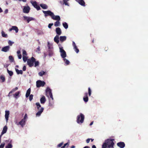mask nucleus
I'll list each match as a JSON object with an SVG mask.
<instances>
[{"mask_svg":"<svg viewBox=\"0 0 148 148\" xmlns=\"http://www.w3.org/2000/svg\"><path fill=\"white\" fill-rule=\"evenodd\" d=\"M49 56H51L53 55V53L50 50H49Z\"/></svg>","mask_w":148,"mask_h":148,"instance_id":"48","label":"nucleus"},{"mask_svg":"<svg viewBox=\"0 0 148 148\" xmlns=\"http://www.w3.org/2000/svg\"><path fill=\"white\" fill-rule=\"evenodd\" d=\"M35 64L34 66L35 67H36L38 66L39 64V62L38 61H35Z\"/></svg>","mask_w":148,"mask_h":148,"instance_id":"46","label":"nucleus"},{"mask_svg":"<svg viewBox=\"0 0 148 148\" xmlns=\"http://www.w3.org/2000/svg\"><path fill=\"white\" fill-rule=\"evenodd\" d=\"M63 144V143H60L58 145V147H60Z\"/></svg>","mask_w":148,"mask_h":148,"instance_id":"55","label":"nucleus"},{"mask_svg":"<svg viewBox=\"0 0 148 148\" xmlns=\"http://www.w3.org/2000/svg\"><path fill=\"white\" fill-rule=\"evenodd\" d=\"M40 6L44 9H46L48 8V6L47 5L45 4H40Z\"/></svg>","mask_w":148,"mask_h":148,"instance_id":"22","label":"nucleus"},{"mask_svg":"<svg viewBox=\"0 0 148 148\" xmlns=\"http://www.w3.org/2000/svg\"><path fill=\"white\" fill-rule=\"evenodd\" d=\"M69 145V144L68 143H67L65 144L63 146H62L61 147L62 148H64V147H65V146L66 145Z\"/></svg>","mask_w":148,"mask_h":148,"instance_id":"53","label":"nucleus"},{"mask_svg":"<svg viewBox=\"0 0 148 148\" xmlns=\"http://www.w3.org/2000/svg\"><path fill=\"white\" fill-rule=\"evenodd\" d=\"M63 60L64 62L66 64V65H68L70 62L69 61L67 60L65 58H63Z\"/></svg>","mask_w":148,"mask_h":148,"instance_id":"31","label":"nucleus"},{"mask_svg":"<svg viewBox=\"0 0 148 148\" xmlns=\"http://www.w3.org/2000/svg\"><path fill=\"white\" fill-rule=\"evenodd\" d=\"M27 119V114H25V115L24 118L23 119H24L25 120H26Z\"/></svg>","mask_w":148,"mask_h":148,"instance_id":"51","label":"nucleus"},{"mask_svg":"<svg viewBox=\"0 0 148 148\" xmlns=\"http://www.w3.org/2000/svg\"><path fill=\"white\" fill-rule=\"evenodd\" d=\"M54 41L57 44H58L59 42V36L58 35H57L54 37Z\"/></svg>","mask_w":148,"mask_h":148,"instance_id":"18","label":"nucleus"},{"mask_svg":"<svg viewBox=\"0 0 148 148\" xmlns=\"http://www.w3.org/2000/svg\"><path fill=\"white\" fill-rule=\"evenodd\" d=\"M47 44V46L49 50L53 49V44L52 43H50L49 42H48Z\"/></svg>","mask_w":148,"mask_h":148,"instance_id":"26","label":"nucleus"},{"mask_svg":"<svg viewBox=\"0 0 148 148\" xmlns=\"http://www.w3.org/2000/svg\"><path fill=\"white\" fill-rule=\"evenodd\" d=\"M10 47L9 46H5L2 48L1 51L4 52H7L10 49Z\"/></svg>","mask_w":148,"mask_h":148,"instance_id":"9","label":"nucleus"},{"mask_svg":"<svg viewBox=\"0 0 148 148\" xmlns=\"http://www.w3.org/2000/svg\"><path fill=\"white\" fill-rule=\"evenodd\" d=\"M88 93L86 92L85 94V96L83 98L84 101L85 102H87L88 101V98L87 96Z\"/></svg>","mask_w":148,"mask_h":148,"instance_id":"23","label":"nucleus"},{"mask_svg":"<svg viewBox=\"0 0 148 148\" xmlns=\"http://www.w3.org/2000/svg\"><path fill=\"white\" fill-rule=\"evenodd\" d=\"M14 43V42L11 41V40H9L8 42L9 45L10 46H12V45Z\"/></svg>","mask_w":148,"mask_h":148,"instance_id":"47","label":"nucleus"},{"mask_svg":"<svg viewBox=\"0 0 148 148\" xmlns=\"http://www.w3.org/2000/svg\"><path fill=\"white\" fill-rule=\"evenodd\" d=\"M59 52L60 55L62 58H65L66 56V52L63 49V48L61 45H59Z\"/></svg>","mask_w":148,"mask_h":148,"instance_id":"3","label":"nucleus"},{"mask_svg":"<svg viewBox=\"0 0 148 148\" xmlns=\"http://www.w3.org/2000/svg\"><path fill=\"white\" fill-rule=\"evenodd\" d=\"M117 145L120 148H123L125 146V144L123 142H120L117 143Z\"/></svg>","mask_w":148,"mask_h":148,"instance_id":"13","label":"nucleus"},{"mask_svg":"<svg viewBox=\"0 0 148 148\" xmlns=\"http://www.w3.org/2000/svg\"><path fill=\"white\" fill-rule=\"evenodd\" d=\"M17 53L18 54V55L21 54V52L19 50L17 52Z\"/></svg>","mask_w":148,"mask_h":148,"instance_id":"62","label":"nucleus"},{"mask_svg":"<svg viewBox=\"0 0 148 148\" xmlns=\"http://www.w3.org/2000/svg\"><path fill=\"white\" fill-rule=\"evenodd\" d=\"M33 98V95L32 94L30 95L29 96V100L30 101L32 100Z\"/></svg>","mask_w":148,"mask_h":148,"instance_id":"50","label":"nucleus"},{"mask_svg":"<svg viewBox=\"0 0 148 148\" xmlns=\"http://www.w3.org/2000/svg\"><path fill=\"white\" fill-rule=\"evenodd\" d=\"M7 127L6 126H5L3 129V130L1 132L2 135H3L5 133L7 130Z\"/></svg>","mask_w":148,"mask_h":148,"instance_id":"21","label":"nucleus"},{"mask_svg":"<svg viewBox=\"0 0 148 148\" xmlns=\"http://www.w3.org/2000/svg\"><path fill=\"white\" fill-rule=\"evenodd\" d=\"M7 71L8 73L9 74L10 76H11L13 74V72L12 71L9 70L8 69H7Z\"/></svg>","mask_w":148,"mask_h":148,"instance_id":"35","label":"nucleus"},{"mask_svg":"<svg viewBox=\"0 0 148 148\" xmlns=\"http://www.w3.org/2000/svg\"><path fill=\"white\" fill-rule=\"evenodd\" d=\"M34 7L38 10H40V7L37 4L36 5H35Z\"/></svg>","mask_w":148,"mask_h":148,"instance_id":"41","label":"nucleus"},{"mask_svg":"<svg viewBox=\"0 0 148 148\" xmlns=\"http://www.w3.org/2000/svg\"><path fill=\"white\" fill-rule=\"evenodd\" d=\"M45 83L43 81L40 80L37 81L36 82V86L37 88H39L40 86H43Z\"/></svg>","mask_w":148,"mask_h":148,"instance_id":"7","label":"nucleus"},{"mask_svg":"<svg viewBox=\"0 0 148 148\" xmlns=\"http://www.w3.org/2000/svg\"><path fill=\"white\" fill-rule=\"evenodd\" d=\"M51 18L54 20H57V21H59L60 19V17L59 16H55L54 13H53V15H52Z\"/></svg>","mask_w":148,"mask_h":148,"instance_id":"10","label":"nucleus"},{"mask_svg":"<svg viewBox=\"0 0 148 148\" xmlns=\"http://www.w3.org/2000/svg\"><path fill=\"white\" fill-rule=\"evenodd\" d=\"M90 140V139L88 138L86 140V142L87 143H89Z\"/></svg>","mask_w":148,"mask_h":148,"instance_id":"59","label":"nucleus"},{"mask_svg":"<svg viewBox=\"0 0 148 148\" xmlns=\"http://www.w3.org/2000/svg\"><path fill=\"white\" fill-rule=\"evenodd\" d=\"M81 5L85 6V3L83 0H76Z\"/></svg>","mask_w":148,"mask_h":148,"instance_id":"16","label":"nucleus"},{"mask_svg":"<svg viewBox=\"0 0 148 148\" xmlns=\"http://www.w3.org/2000/svg\"><path fill=\"white\" fill-rule=\"evenodd\" d=\"M26 121V120H25L24 119H22L19 122L18 124L20 125L22 127H23L25 125Z\"/></svg>","mask_w":148,"mask_h":148,"instance_id":"11","label":"nucleus"},{"mask_svg":"<svg viewBox=\"0 0 148 148\" xmlns=\"http://www.w3.org/2000/svg\"><path fill=\"white\" fill-rule=\"evenodd\" d=\"M114 139H107L105 140V143L102 146V148H106L107 146L109 148H114V143L113 142Z\"/></svg>","mask_w":148,"mask_h":148,"instance_id":"1","label":"nucleus"},{"mask_svg":"<svg viewBox=\"0 0 148 148\" xmlns=\"http://www.w3.org/2000/svg\"><path fill=\"white\" fill-rule=\"evenodd\" d=\"M10 114V112L9 111L6 110L5 111V118L7 122L9 116Z\"/></svg>","mask_w":148,"mask_h":148,"instance_id":"15","label":"nucleus"},{"mask_svg":"<svg viewBox=\"0 0 148 148\" xmlns=\"http://www.w3.org/2000/svg\"><path fill=\"white\" fill-rule=\"evenodd\" d=\"M23 60L24 62H25L28 59H27V57L25 56H23Z\"/></svg>","mask_w":148,"mask_h":148,"instance_id":"42","label":"nucleus"},{"mask_svg":"<svg viewBox=\"0 0 148 148\" xmlns=\"http://www.w3.org/2000/svg\"><path fill=\"white\" fill-rule=\"evenodd\" d=\"M40 47L39 46H38L37 49V50L36 51V52H38V53H39V51H40Z\"/></svg>","mask_w":148,"mask_h":148,"instance_id":"52","label":"nucleus"},{"mask_svg":"<svg viewBox=\"0 0 148 148\" xmlns=\"http://www.w3.org/2000/svg\"><path fill=\"white\" fill-rule=\"evenodd\" d=\"M26 66H23V71H25L26 70Z\"/></svg>","mask_w":148,"mask_h":148,"instance_id":"60","label":"nucleus"},{"mask_svg":"<svg viewBox=\"0 0 148 148\" xmlns=\"http://www.w3.org/2000/svg\"><path fill=\"white\" fill-rule=\"evenodd\" d=\"M46 101L45 97L43 96L40 99V102L41 103L44 104Z\"/></svg>","mask_w":148,"mask_h":148,"instance_id":"19","label":"nucleus"},{"mask_svg":"<svg viewBox=\"0 0 148 148\" xmlns=\"http://www.w3.org/2000/svg\"><path fill=\"white\" fill-rule=\"evenodd\" d=\"M69 0H63L64 4L65 5H67L68 6H69L68 4L67 3V1Z\"/></svg>","mask_w":148,"mask_h":148,"instance_id":"45","label":"nucleus"},{"mask_svg":"<svg viewBox=\"0 0 148 148\" xmlns=\"http://www.w3.org/2000/svg\"><path fill=\"white\" fill-rule=\"evenodd\" d=\"M5 143L4 142L2 143L0 145V148H3L5 145Z\"/></svg>","mask_w":148,"mask_h":148,"instance_id":"43","label":"nucleus"},{"mask_svg":"<svg viewBox=\"0 0 148 148\" xmlns=\"http://www.w3.org/2000/svg\"><path fill=\"white\" fill-rule=\"evenodd\" d=\"M84 116L83 114L81 113L80 115L77 116V122L79 124H81L84 122Z\"/></svg>","mask_w":148,"mask_h":148,"instance_id":"2","label":"nucleus"},{"mask_svg":"<svg viewBox=\"0 0 148 148\" xmlns=\"http://www.w3.org/2000/svg\"><path fill=\"white\" fill-rule=\"evenodd\" d=\"M35 19L32 17H28L27 22L28 23H29V21H31L34 20Z\"/></svg>","mask_w":148,"mask_h":148,"instance_id":"36","label":"nucleus"},{"mask_svg":"<svg viewBox=\"0 0 148 148\" xmlns=\"http://www.w3.org/2000/svg\"><path fill=\"white\" fill-rule=\"evenodd\" d=\"M23 51V56H26L27 55V53L26 52L25 50L23 49L22 50Z\"/></svg>","mask_w":148,"mask_h":148,"instance_id":"44","label":"nucleus"},{"mask_svg":"<svg viewBox=\"0 0 148 148\" xmlns=\"http://www.w3.org/2000/svg\"><path fill=\"white\" fill-rule=\"evenodd\" d=\"M36 105L37 106V109L38 110H40V108L41 107V105L40 104V103L38 102L36 103Z\"/></svg>","mask_w":148,"mask_h":148,"instance_id":"34","label":"nucleus"},{"mask_svg":"<svg viewBox=\"0 0 148 148\" xmlns=\"http://www.w3.org/2000/svg\"><path fill=\"white\" fill-rule=\"evenodd\" d=\"M42 12L44 14V16L45 17H46L48 16H49L51 18L52 15H53V13L50 10L47 11L42 10Z\"/></svg>","mask_w":148,"mask_h":148,"instance_id":"6","label":"nucleus"},{"mask_svg":"<svg viewBox=\"0 0 148 148\" xmlns=\"http://www.w3.org/2000/svg\"><path fill=\"white\" fill-rule=\"evenodd\" d=\"M83 148H90L89 146H86L84 147Z\"/></svg>","mask_w":148,"mask_h":148,"instance_id":"64","label":"nucleus"},{"mask_svg":"<svg viewBox=\"0 0 148 148\" xmlns=\"http://www.w3.org/2000/svg\"><path fill=\"white\" fill-rule=\"evenodd\" d=\"M2 36L5 38H7L8 36L7 34H5V32L3 31H2L1 32Z\"/></svg>","mask_w":148,"mask_h":148,"instance_id":"28","label":"nucleus"},{"mask_svg":"<svg viewBox=\"0 0 148 148\" xmlns=\"http://www.w3.org/2000/svg\"><path fill=\"white\" fill-rule=\"evenodd\" d=\"M9 58L11 62H13L14 61V59L12 56H10L9 57Z\"/></svg>","mask_w":148,"mask_h":148,"instance_id":"40","label":"nucleus"},{"mask_svg":"<svg viewBox=\"0 0 148 148\" xmlns=\"http://www.w3.org/2000/svg\"><path fill=\"white\" fill-rule=\"evenodd\" d=\"M30 9V8L29 6H24L23 9V11L24 13H28L29 12Z\"/></svg>","mask_w":148,"mask_h":148,"instance_id":"8","label":"nucleus"},{"mask_svg":"<svg viewBox=\"0 0 148 148\" xmlns=\"http://www.w3.org/2000/svg\"><path fill=\"white\" fill-rule=\"evenodd\" d=\"M31 91L30 88H29L27 91L25 96L26 98L28 97L30 95Z\"/></svg>","mask_w":148,"mask_h":148,"instance_id":"24","label":"nucleus"},{"mask_svg":"<svg viewBox=\"0 0 148 148\" xmlns=\"http://www.w3.org/2000/svg\"><path fill=\"white\" fill-rule=\"evenodd\" d=\"M15 91V90L14 89H12L9 92V94H10L11 93H12L13 92H14Z\"/></svg>","mask_w":148,"mask_h":148,"instance_id":"56","label":"nucleus"},{"mask_svg":"<svg viewBox=\"0 0 148 148\" xmlns=\"http://www.w3.org/2000/svg\"><path fill=\"white\" fill-rule=\"evenodd\" d=\"M60 25V22L59 21H56L54 25L56 27H58Z\"/></svg>","mask_w":148,"mask_h":148,"instance_id":"38","label":"nucleus"},{"mask_svg":"<svg viewBox=\"0 0 148 148\" xmlns=\"http://www.w3.org/2000/svg\"><path fill=\"white\" fill-rule=\"evenodd\" d=\"M92 148H96V147L95 145H93L92 146Z\"/></svg>","mask_w":148,"mask_h":148,"instance_id":"63","label":"nucleus"},{"mask_svg":"<svg viewBox=\"0 0 148 148\" xmlns=\"http://www.w3.org/2000/svg\"><path fill=\"white\" fill-rule=\"evenodd\" d=\"M66 39V36H60V40L61 42H62L65 41Z\"/></svg>","mask_w":148,"mask_h":148,"instance_id":"20","label":"nucleus"},{"mask_svg":"<svg viewBox=\"0 0 148 148\" xmlns=\"http://www.w3.org/2000/svg\"><path fill=\"white\" fill-rule=\"evenodd\" d=\"M28 17H27V16H23L24 19V20H27V21Z\"/></svg>","mask_w":148,"mask_h":148,"instance_id":"57","label":"nucleus"},{"mask_svg":"<svg viewBox=\"0 0 148 148\" xmlns=\"http://www.w3.org/2000/svg\"><path fill=\"white\" fill-rule=\"evenodd\" d=\"M56 32L58 35H60L62 33L61 30L59 27H57L56 29Z\"/></svg>","mask_w":148,"mask_h":148,"instance_id":"17","label":"nucleus"},{"mask_svg":"<svg viewBox=\"0 0 148 148\" xmlns=\"http://www.w3.org/2000/svg\"><path fill=\"white\" fill-rule=\"evenodd\" d=\"M12 145L11 144L9 143L5 146V148H12Z\"/></svg>","mask_w":148,"mask_h":148,"instance_id":"33","label":"nucleus"},{"mask_svg":"<svg viewBox=\"0 0 148 148\" xmlns=\"http://www.w3.org/2000/svg\"><path fill=\"white\" fill-rule=\"evenodd\" d=\"M8 10L7 9H6L5 10V11H4V13L5 14H7L8 13Z\"/></svg>","mask_w":148,"mask_h":148,"instance_id":"61","label":"nucleus"},{"mask_svg":"<svg viewBox=\"0 0 148 148\" xmlns=\"http://www.w3.org/2000/svg\"><path fill=\"white\" fill-rule=\"evenodd\" d=\"M19 93L20 92L19 91L16 92L15 94L14 95V97L16 99H17L18 98V97H17L18 96Z\"/></svg>","mask_w":148,"mask_h":148,"instance_id":"32","label":"nucleus"},{"mask_svg":"<svg viewBox=\"0 0 148 148\" xmlns=\"http://www.w3.org/2000/svg\"><path fill=\"white\" fill-rule=\"evenodd\" d=\"M88 92L89 96H90L91 95V91L90 88H88Z\"/></svg>","mask_w":148,"mask_h":148,"instance_id":"49","label":"nucleus"},{"mask_svg":"<svg viewBox=\"0 0 148 148\" xmlns=\"http://www.w3.org/2000/svg\"><path fill=\"white\" fill-rule=\"evenodd\" d=\"M0 79L2 80V82H3L5 81V78L3 75H1L0 76Z\"/></svg>","mask_w":148,"mask_h":148,"instance_id":"29","label":"nucleus"},{"mask_svg":"<svg viewBox=\"0 0 148 148\" xmlns=\"http://www.w3.org/2000/svg\"><path fill=\"white\" fill-rule=\"evenodd\" d=\"M62 25L65 29H67L68 28V26L67 23L66 22L63 23H62Z\"/></svg>","mask_w":148,"mask_h":148,"instance_id":"30","label":"nucleus"},{"mask_svg":"<svg viewBox=\"0 0 148 148\" xmlns=\"http://www.w3.org/2000/svg\"><path fill=\"white\" fill-rule=\"evenodd\" d=\"M45 72L44 71H41L38 73V75L40 76H42L43 75H44Z\"/></svg>","mask_w":148,"mask_h":148,"instance_id":"39","label":"nucleus"},{"mask_svg":"<svg viewBox=\"0 0 148 148\" xmlns=\"http://www.w3.org/2000/svg\"><path fill=\"white\" fill-rule=\"evenodd\" d=\"M73 49L77 53H78L79 52V50L77 48L76 44L74 42H73Z\"/></svg>","mask_w":148,"mask_h":148,"instance_id":"14","label":"nucleus"},{"mask_svg":"<svg viewBox=\"0 0 148 148\" xmlns=\"http://www.w3.org/2000/svg\"><path fill=\"white\" fill-rule=\"evenodd\" d=\"M53 23H50L48 25V27L49 28H50L53 25Z\"/></svg>","mask_w":148,"mask_h":148,"instance_id":"54","label":"nucleus"},{"mask_svg":"<svg viewBox=\"0 0 148 148\" xmlns=\"http://www.w3.org/2000/svg\"><path fill=\"white\" fill-rule=\"evenodd\" d=\"M18 59H21L22 58L21 55V54H20L19 55H18Z\"/></svg>","mask_w":148,"mask_h":148,"instance_id":"58","label":"nucleus"},{"mask_svg":"<svg viewBox=\"0 0 148 148\" xmlns=\"http://www.w3.org/2000/svg\"><path fill=\"white\" fill-rule=\"evenodd\" d=\"M15 70L16 73L18 74H23V71L21 70H18V69H15Z\"/></svg>","mask_w":148,"mask_h":148,"instance_id":"27","label":"nucleus"},{"mask_svg":"<svg viewBox=\"0 0 148 148\" xmlns=\"http://www.w3.org/2000/svg\"><path fill=\"white\" fill-rule=\"evenodd\" d=\"M46 95L49 98V96L52 100L53 99L51 90L49 88H47L46 90Z\"/></svg>","mask_w":148,"mask_h":148,"instance_id":"4","label":"nucleus"},{"mask_svg":"<svg viewBox=\"0 0 148 148\" xmlns=\"http://www.w3.org/2000/svg\"><path fill=\"white\" fill-rule=\"evenodd\" d=\"M30 2L32 5L34 6L37 4V3L36 1H34L33 0L31 1Z\"/></svg>","mask_w":148,"mask_h":148,"instance_id":"37","label":"nucleus"},{"mask_svg":"<svg viewBox=\"0 0 148 148\" xmlns=\"http://www.w3.org/2000/svg\"><path fill=\"white\" fill-rule=\"evenodd\" d=\"M12 28L13 30L15 31L16 33L18 32V29L17 26H12Z\"/></svg>","mask_w":148,"mask_h":148,"instance_id":"25","label":"nucleus"},{"mask_svg":"<svg viewBox=\"0 0 148 148\" xmlns=\"http://www.w3.org/2000/svg\"><path fill=\"white\" fill-rule=\"evenodd\" d=\"M35 61V59L33 57H32L31 58L28 59L27 60L28 65L29 67H32L34 65V63Z\"/></svg>","mask_w":148,"mask_h":148,"instance_id":"5","label":"nucleus"},{"mask_svg":"<svg viewBox=\"0 0 148 148\" xmlns=\"http://www.w3.org/2000/svg\"><path fill=\"white\" fill-rule=\"evenodd\" d=\"M44 108L43 107L41 108L40 110H38V112L36 113V115L37 116H39L40 115L42 112H43Z\"/></svg>","mask_w":148,"mask_h":148,"instance_id":"12","label":"nucleus"}]
</instances>
